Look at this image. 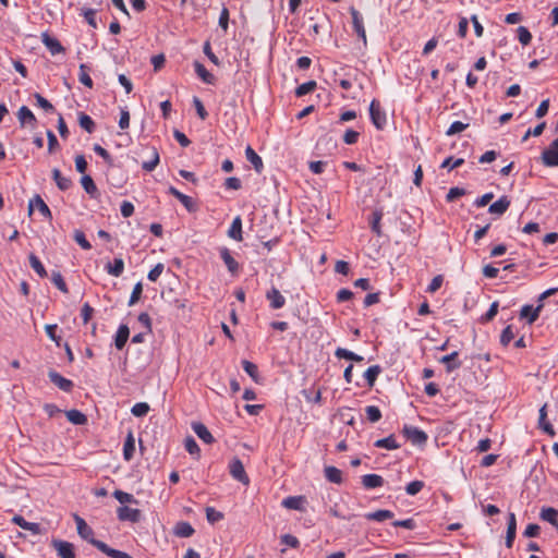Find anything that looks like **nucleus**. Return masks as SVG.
<instances>
[{
  "mask_svg": "<svg viewBox=\"0 0 558 558\" xmlns=\"http://www.w3.org/2000/svg\"><path fill=\"white\" fill-rule=\"evenodd\" d=\"M541 519L550 523L553 526H555L557 520H558V510L551 507L543 508L539 514Z\"/></svg>",
  "mask_w": 558,
  "mask_h": 558,
  "instance_id": "42",
  "label": "nucleus"
},
{
  "mask_svg": "<svg viewBox=\"0 0 558 558\" xmlns=\"http://www.w3.org/2000/svg\"><path fill=\"white\" fill-rule=\"evenodd\" d=\"M349 11L352 17V25L354 32L356 33L359 38L363 40V44L366 45L367 39L362 14L354 7H351Z\"/></svg>",
  "mask_w": 558,
  "mask_h": 558,
  "instance_id": "8",
  "label": "nucleus"
},
{
  "mask_svg": "<svg viewBox=\"0 0 558 558\" xmlns=\"http://www.w3.org/2000/svg\"><path fill=\"white\" fill-rule=\"evenodd\" d=\"M66 418L75 425H83L87 422L86 415L75 409L66 412Z\"/></svg>",
  "mask_w": 558,
  "mask_h": 558,
  "instance_id": "45",
  "label": "nucleus"
},
{
  "mask_svg": "<svg viewBox=\"0 0 558 558\" xmlns=\"http://www.w3.org/2000/svg\"><path fill=\"white\" fill-rule=\"evenodd\" d=\"M41 43L52 56L65 52V48L61 45V43L47 32L41 34Z\"/></svg>",
  "mask_w": 558,
  "mask_h": 558,
  "instance_id": "13",
  "label": "nucleus"
},
{
  "mask_svg": "<svg viewBox=\"0 0 558 558\" xmlns=\"http://www.w3.org/2000/svg\"><path fill=\"white\" fill-rule=\"evenodd\" d=\"M52 548L57 551L60 558H75V547L72 543L63 539H52Z\"/></svg>",
  "mask_w": 558,
  "mask_h": 558,
  "instance_id": "5",
  "label": "nucleus"
},
{
  "mask_svg": "<svg viewBox=\"0 0 558 558\" xmlns=\"http://www.w3.org/2000/svg\"><path fill=\"white\" fill-rule=\"evenodd\" d=\"M129 337H130L129 326L125 324H121L116 332V336H114V347L118 350H122L125 347V344L129 340Z\"/></svg>",
  "mask_w": 558,
  "mask_h": 558,
  "instance_id": "19",
  "label": "nucleus"
},
{
  "mask_svg": "<svg viewBox=\"0 0 558 558\" xmlns=\"http://www.w3.org/2000/svg\"><path fill=\"white\" fill-rule=\"evenodd\" d=\"M402 434L414 446H424L428 439L424 430L411 425H404Z\"/></svg>",
  "mask_w": 558,
  "mask_h": 558,
  "instance_id": "4",
  "label": "nucleus"
},
{
  "mask_svg": "<svg viewBox=\"0 0 558 558\" xmlns=\"http://www.w3.org/2000/svg\"><path fill=\"white\" fill-rule=\"evenodd\" d=\"M81 184L85 192L93 198L97 197L98 189L90 175L85 174L81 179Z\"/></svg>",
  "mask_w": 558,
  "mask_h": 558,
  "instance_id": "34",
  "label": "nucleus"
},
{
  "mask_svg": "<svg viewBox=\"0 0 558 558\" xmlns=\"http://www.w3.org/2000/svg\"><path fill=\"white\" fill-rule=\"evenodd\" d=\"M17 119L20 121L21 126L31 125L35 128L37 124V119L31 109L26 106H22L17 111Z\"/></svg>",
  "mask_w": 558,
  "mask_h": 558,
  "instance_id": "16",
  "label": "nucleus"
},
{
  "mask_svg": "<svg viewBox=\"0 0 558 558\" xmlns=\"http://www.w3.org/2000/svg\"><path fill=\"white\" fill-rule=\"evenodd\" d=\"M302 395L304 396V398L306 399L307 402H312V403H316V404L322 402V390L320 389H317V390H314L312 388L304 389L302 391Z\"/></svg>",
  "mask_w": 558,
  "mask_h": 558,
  "instance_id": "47",
  "label": "nucleus"
},
{
  "mask_svg": "<svg viewBox=\"0 0 558 558\" xmlns=\"http://www.w3.org/2000/svg\"><path fill=\"white\" fill-rule=\"evenodd\" d=\"M510 206V199L508 196L504 195L499 197L496 202L489 205L488 213L490 215L501 216L504 215Z\"/></svg>",
  "mask_w": 558,
  "mask_h": 558,
  "instance_id": "17",
  "label": "nucleus"
},
{
  "mask_svg": "<svg viewBox=\"0 0 558 558\" xmlns=\"http://www.w3.org/2000/svg\"><path fill=\"white\" fill-rule=\"evenodd\" d=\"M37 208L38 211L47 219H52V214L48 205L44 202L40 195L36 194L33 198L29 199L28 203V215H32L34 209Z\"/></svg>",
  "mask_w": 558,
  "mask_h": 558,
  "instance_id": "9",
  "label": "nucleus"
},
{
  "mask_svg": "<svg viewBox=\"0 0 558 558\" xmlns=\"http://www.w3.org/2000/svg\"><path fill=\"white\" fill-rule=\"evenodd\" d=\"M246 159L253 165V168L257 173H260L264 169V163L259 155L248 145L245 149Z\"/></svg>",
  "mask_w": 558,
  "mask_h": 558,
  "instance_id": "23",
  "label": "nucleus"
},
{
  "mask_svg": "<svg viewBox=\"0 0 558 558\" xmlns=\"http://www.w3.org/2000/svg\"><path fill=\"white\" fill-rule=\"evenodd\" d=\"M12 522L21 529L32 532L34 535L41 533V526L39 523L28 522L22 515H14Z\"/></svg>",
  "mask_w": 558,
  "mask_h": 558,
  "instance_id": "20",
  "label": "nucleus"
},
{
  "mask_svg": "<svg viewBox=\"0 0 558 558\" xmlns=\"http://www.w3.org/2000/svg\"><path fill=\"white\" fill-rule=\"evenodd\" d=\"M112 495L123 506H125V504H138V500L132 494H129L126 492L116 489Z\"/></svg>",
  "mask_w": 558,
  "mask_h": 558,
  "instance_id": "40",
  "label": "nucleus"
},
{
  "mask_svg": "<svg viewBox=\"0 0 558 558\" xmlns=\"http://www.w3.org/2000/svg\"><path fill=\"white\" fill-rule=\"evenodd\" d=\"M101 553L111 558H133L125 551H121L119 549L111 548L108 544L101 545Z\"/></svg>",
  "mask_w": 558,
  "mask_h": 558,
  "instance_id": "46",
  "label": "nucleus"
},
{
  "mask_svg": "<svg viewBox=\"0 0 558 558\" xmlns=\"http://www.w3.org/2000/svg\"><path fill=\"white\" fill-rule=\"evenodd\" d=\"M189 213H196L198 210L197 203L189 195L182 194L178 199Z\"/></svg>",
  "mask_w": 558,
  "mask_h": 558,
  "instance_id": "50",
  "label": "nucleus"
},
{
  "mask_svg": "<svg viewBox=\"0 0 558 558\" xmlns=\"http://www.w3.org/2000/svg\"><path fill=\"white\" fill-rule=\"evenodd\" d=\"M362 485L366 489L377 488L384 485V478L378 474H366L362 476Z\"/></svg>",
  "mask_w": 558,
  "mask_h": 558,
  "instance_id": "24",
  "label": "nucleus"
},
{
  "mask_svg": "<svg viewBox=\"0 0 558 558\" xmlns=\"http://www.w3.org/2000/svg\"><path fill=\"white\" fill-rule=\"evenodd\" d=\"M369 118L377 130H384L387 124L386 112L381 109L380 102L377 99L371 101Z\"/></svg>",
  "mask_w": 558,
  "mask_h": 558,
  "instance_id": "3",
  "label": "nucleus"
},
{
  "mask_svg": "<svg viewBox=\"0 0 558 558\" xmlns=\"http://www.w3.org/2000/svg\"><path fill=\"white\" fill-rule=\"evenodd\" d=\"M543 163L547 167H558V138H555L542 153Z\"/></svg>",
  "mask_w": 558,
  "mask_h": 558,
  "instance_id": "7",
  "label": "nucleus"
},
{
  "mask_svg": "<svg viewBox=\"0 0 558 558\" xmlns=\"http://www.w3.org/2000/svg\"><path fill=\"white\" fill-rule=\"evenodd\" d=\"M546 417H547L546 405H543L539 409L538 425L545 433H547L549 435H554L555 433H554L553 425L549 422H547Z\"/></svg>",
  "mask_w": 558,
  "mask_h": 558,
  "instance_id": "41",
  "label": "nucleus"
},
{
  "mask_svg": "<svg viewBox=\"0 0 558 558\" xmlns=\"http://www.w3.org/2000/svg\"><path fill=\"white\" fill-rule=\"evenodd\" d=\"M52 179L54 180L57 186L61 191H68L73 185V182L70 178L63 177L61 171L57 168L52 170Z\"/></svg>",
  "mask_w": 558,
  "mask_h": 558,
  "instance_id": "25",
  "label": "nucleus"
},
{
  "mask_svg": "<svg viewBox=\"0 0 558 558\" xmlns=\"http://www.w3.org/2000/svg\"><path fill=\"white\" fill-rule=\"evenodd\" d=\"M73 239L83 250H90L92 248V244L86 239V236H85L83 231L77 230V229L74 230Z\"/></svg>",
  "mask_w": 558,
  "mask_h": 558,
  "instance_id": "55",
  "label": "nucleus"
},
{
  "mask_svg": "<svg viewBox=\"0 0 558 558\" xmlns=\"http://www.w3.org/2000/svg\"><path fill=\"white\" fill-rule=\"evenodd\" d=\"M498 302H493L488 308V311L482 315L481 323L490 322L498 313Z\"/></svg>",
  "mask_w": 558,
  "mask_h": 558,
  "instance_id": "63",
  "label": "nucleus"
},
{
  "mask_svg": "<svg viewBox=\"0 0 558 558\" xmlns=\"http://www.w3.org/2000/svg\"><path fill=\"white\" fill-rule=\"evenodd\" d=\"M305 498L303 496H290L282 500L281 505L291 510H303Z\"/></svg>",
  "mask_w": 558,
  "mask_h": 558,
  "instance_id": "28",
  "label": "nucleus"
},
{
  "mask_svg": "<svg viewBox=\"0 0 558 558\" xmlns=\"http://www.w3.org/2000/svg\"><path fill=\"white\" fill-rule=\"evenodd\" d=\"M34 98L36 99L38 107H40L46 112L54 111L53 105L50 101H48L45 97H43L39 93H35Z\"/></svg>",
  "mask_w": 558,
  "mask_h": 558,
  "instance_id": "58",
  "label": "nucleus"
},
{
  "mask_svg": "<svg viewBox=\"0 0 558 558\" xmlns=\"http://www.w3.org/2000/svg\"><path fill=\"white\" fill-rule=\"evenodd\" d=\"M194 70L197 76L206 84H215L216 77L199 61H194Z\"/></svg>",
  "mask_w": 558,
  "mask_h": 558,
  "instance_id": "22",
  "label": "nucleus"
},
{
  "mask_svg": "<svg viewBox=\"0 0 558 558\" xmlns=\"http://www.w3.org/2000/svg\"><path fill=\"white\" fill-rule=\"evenodd\" d=\"M381 371L383 368L380 365H372L365 371L364 378L369 388H372L375 385V381L377 380V377L381 373Z\"/></svg>",
  "mask_w": 558,
  "mask_h": 558,
  "instance_id": "35",
  "label": "nucleus"
},
{
  "mask_svg": "<svg viewBox=\"0 0 558 558\" xmlns=\"http://www.w3.org/2000/svg\"><path fill=\"white\" fill-rule=\"evenodd\" d=\"M229 472L231 474V476L239 481L240 483L244 484V485H247L250 483V478L244 470V465L242 463V461L234 457L230 464H229Z\"/></svg>",
  "mask_w": 558,
  "mask_h": 558,
  "instance_id": "6",
  "label": "nucleus"
},
{
  "mask_svg": "<svg viewBox=\"0 0 558 558\" xmlns=\"http://www.w3.org/2000/svg\"><path fill=\"white\" fill-rule=\"evenodd\" d=\"M184 447L190 454H199V447L192 436L185 438Z\"/></svg>",
  "mask_w": 558,
  "mask_h": 558,
  "instance_id": "60",
  "label": "nucleus"
},
{
  "mask_svg": "<svg viewBox=\"0 0 558 558\" xmlns=\"http://www.w3.org/2000/svg\"><path fill=\"white\" fill-rule=\"evenodd\" d=\"M374 446L377 448H385L387 450H396L401 447V445L397 442L393 435H389L388 437L376 440Z\"/></svg>",
  "mask_w": 558,
  "mask_h": 558,
  "instance_id": "36",
  "label": "nucleus"
},
{
  "mask_svg": "<svg viewBox=\"0 0 558 558\" xmlns=\"http://www.w3.org/2000/svg\"><path fill=\"white\" fill-rule=\"evenodd\" d=\"M51 281L61 292H63V293L69 292L68 286H66L60 271L51 272Z\"/></svg>",
  "mask_w": 558,
  "mask_h": 558,
  "instance_id": "49",
  "label": "nucleus"
},
{
  "mask_svg": "<svg viewBox=\"0 0 558 558\" xmlns=\"http://www.w3.org/2000/svg\"><path fill=\"white\" fill-rule=\"evenodd\" d=\"M135 452V441L133 435L130 433L123 445V457L126 461H130Z\"/></svg>",
  "mask_w": 558,
  "mask_h": 558,
  "instance_id": "43",
  "label": "nucleus"
},
{
  "mask_svg": "<svg viewBox=\"0 0 558 558\" xmlns=\"http://www.w3.org/2000/svg\"><path fill=\"white\" fill-rule=\"evenodd\" d=\"M78 123L82 129H84L87 133H93L96 129V124L94 120L86 113L81 112L78 116Z\"/></svg>",
  "mask_w": 558,
  "mask_h": 558,
  "instance_id": "44",
  "label": "nucleus"
},
{
  "mask_svg": "<svg viewBox=\"0 0 558 558\" xmlns=\"http://www.w3.org/2000/svg\"><path fill=\"white\" fill-rule=\"evenodd\" d=\"M242 367L244 369V372L255 381V383H259L260 381V377H259V373H258V367L256 364H254L253 362L251 361H247V360H243L242 361Z\"/></svg>",
  "mask_w": 558,
  "mask_h": 558,
  "instance_id": "38",
  "label": "nucleus"
},
{
  "mask_svg": "<svg viewBox=\"0 0 558 558\" xmlns=\"http://www.w3.org/2000/svg\"><path fill=\"white\" fill-rule=\"evenodd\" d=\"M28 260L31 267L40 278H46L48 276V272L38 256H36L34 253H31L28 255Z\"/></svg>",
  "mask_w": 558,
  "mask_h": 558,
  "instance_id": "33",
  "label": "nucleus"
},
{
  "mask_svg": "<svg viewBox=\"0 0 558 558\" xmlns=\"http://www.w3.org/2000/svg\"><path fill=\"white\" fill-rule=\"evenodd\" d=\"M205 511H206V519H207V521H208L210 524H215V523H217V522L221 521V520L225 518V515H223V513H222V512H220V511L216 510V509H215V508H213V507H207V508L205 509Z\"/></svg>",
  "mask_w": 558,
  "mask_h": 558,
  "instance_id": "52",
  "label": "nucleus"
},
{
  "mask_svg": "<svg viewBox=\"0 0 558 558\" xmlns=\"http://www.w3.org/2000/svg\"><path fill=\"white\" fill-rule=\"evenodd\" d=\"M517 534V520L515 514L510 512L508 514L507 521V534H506V546L508 548L512 547Z\"/></svg>",
  "mask_w": 558,
  "mask_h": 558,
  "instance_id": "18",
  "label": "nucleus"
},
{
  "mask_svg": "<svg viewBox=\"0 0 558 558\" xmlns=\"http://www.w3.org/2000/svg\"><path fill=\"white\" fill-rule=\"evenodd\" d=\"M228 236L235 241H239V242L243 240L241 216H236L233 219V221L228 230Z\"/></svg>",
  "mask_w": 558,
  "mask_h": 558,
  "instance_id": "26",
  "label": "nucleus"
},
{
  "mask_svg": "<svg viewBox=\"0 0 558 558\" xmlns=\"http://www.w3.org/2000/svg\"><path fill=\"white\" fill-rule=\"evenodd\" d=\"M74 521L76 523L77 534L81 536V538L88 542L98 550H101L100 546L106 545V543L94 537V530L86 523V521L78 514H74Z\"/></svg>",
  "mask_w": 558,
  "mask_h": 558,
  "instance_id": "1",
  "label": "nucleus"
},
{
  "mask_svg": "<svg viewBox=\"0 0 558 558\" xmlns=\"http://www.w3.org/2000/svg\"><path fill=\"white\" fill-rule=\"evenodd\" d=\"M219 254L229 272L232 275L236 274L239 270V263L234 259L230 250L226 246H222L219 248Z\"/></svg>",
  "mask_w": 558,
  "mask_h": 558,
  "instance_id": "14",
  "label": "nucleus"
},
{
  "mask_svg": "<svg viewBox=\"0 0 558 558\" xmlns=\"http://www.w3.org/2000/svg\"><path fill=\"white\" fill-rule=\"evenodd\" d=\"M96 13H97V11L95 9H83L82 10V15L84 16V19L88 23V25H90L93 28H97Z\"/></svg>",
  "mask_w": 558,
  "mask_h": 558,
  "instance_id": "59",
  "label": "nucleus"
},
{
  "mask_svg": "<svg viewBox=\"0 0 558 558\" xmlns=\"http://www.w3.org/2000/svg\"><path fill=\"white\" fill-rule=\"evenodd\" d=\"M335 355L338 359H345L353 362H363L364 357L362 355H359L348 349L344 348H337L335 351Z\"/></svg>",
  "mask_w": 558,
  "mask_h": 558,
  "instance_id": "37",
  "label": "nucleus"
},
{
  "mask_svg": "<svg viewBox=\"0 0 558 558\" xmlns=\"http://www.w3.org/2000/svg\"><path fill=\"white\" fill-rule=\"evenodd\" d=\"M469 128V123H463L461 121H454L451 123L449 129L446 131L447 136H452L454 134L461 133Z\"/></svg>",
  "mask_w": 558,
  "mask_h": 558,
  "instance_id": "56",
  "label": "nucleus"
},
{
  "mask_svg": "<svg viewBox=\"0 0 558 558\" xmlns=\"http://www.w3.org/2000/svg\"><path fill=\"white\" fill-rule=\"evenodd\" d=\"M159 161H160L159 153H158L157 148L153 147L151 148V157L149 160L144 161L142 163V169L147 172H151L159 165Z\"/></svg>",
  "mask_w": 558,
  "mask_h": 558,
  "instance_id": "39",
  "label": "nucleus"
},
{
  "mask_svg": "<svg viewBox=\"0 0 558 558\" xmlns=\"http://www.w3.org/2000/svg\"><path fill=\"white\" fill-rule=\"evenodd\" d=\"M383 216H384L383 210L376 209L373 211L371 219H369L371 230L377 236L381 235L380 221L383 219Z\"/></svg>",
  "mask_w": 558,
  "mask_h": 558,
  "instance_id": "30",
  "label": "nucleus"
},
{
  "mask_svg": "<svg viewBox=\"0 0 558 558\" xmlns=\"http://www.w3.org/2000/svg\"><path fill=\"white\" fill-rule=\"evenodd\" d=\"M143 293V286L142 282H137L132 290L130 300H129V306L134 305L142 296Z\"/></svg>",
  "mask_w": 558,
  "mask_h": 558,
  "instance_id": "64",
  "label": "nucleus"
},
{
  "mask_svg": "<svg viewBox=\"0 0 558 558\" xmlns=\"http://www.w3.org/2000/svg\"><path fill=\"white\" fill-rule=\"evenodd\" d=\"M325 477L333 484L342 483V472L336 466L329 465L324 469Z\"/></svg>",
  "mask_w": 558,
  "mask_h": 558,
  "instance_id": "32",
  "label": "nucleus"
},
{
  "mask_svg": "<svg viewBox=\"0 0 558 558\" xmlns=\"http://www.w3.org/2000/svg\"><path fill=\"white\" fill-rule=\"evenodd\" d=\"M117 515L120 521H130L132 523L140 522L142 518L141 510L130 508L128 506L119 507L117 510Z\"/></svg>",
  "mask_w": 558,
  "mask_h": 558,
  "instance_id": "12",
  "label": "nucleus"
},
{
  "mask_svg": "<svg viewBox=\"0 0 558 558\" xmlns=\"http://www.w3.org/2000/svg\"><path fill=\"white\" fill-rule=\"evenodd\" d=\"M364 517L368 521L381 522V521H385L387 519L393 518V512L390 511V510H386V509H379V510H376V511H373V512H368Z\"/></svg>",
  "mask_w": 558,
  "mask_h": 558,
  "instance_id": "29",
  "label": "nucleus"
},
{
  "mask_svg": "<svg viewBox=\"0 0 558 558\" xmlns=\"http://www.w3.org/2000/svg\"><path fill=\"white\" fill-rule=\"evenodd\" d=\"M48 377L53 385H56L60 390H62L64 392H71L74 387V384L72 380L63 377L61 374H59L54 369H50L48 372Z\"/></svg>",
  "mask_w": 558,
  "mask_h": 558,
  "instance_id": "10",
  "label": "nucleus"
},
{
  "mask_svg": "<svg viewBox=\"0 0 558 558\" xmlns=\"http://www.w3.org/2000/svg\"><path fill=\"white\" fill-rule=\"evenodd\" d=\"M514 338V332L512 331V326H507L501 335H500V343L504 347H507Z\"/></svg>",
  "mask_w": 558,
  "mask_h": 558,
  "instance_id": "62",
  "label": "nucleus"
},
{
  "mask_svg": "<svg viewBox=\"0 0 558 558\" xmlns=\"http://www.w3.org/2000/svg\"><path fill=\"white\" fill-rule=\"evenodd\" d=\"M365 413H366L367 420L371 423H376L381 418V411L376 405H367L365 408Z\"/></svg>",
  "mask_w": 558,
  "mask_h": 558,
  "instance_id": "53",
  "label": "nucleus"
},
{
  "mask_svg": "<svg viewBox=\"0 0 558 558\" xmlns=\"http://www.w3.org/2000/svg\"><path fill=\"white\" fill-rule=\"evenodd\" d=\"M149 404L146 402H137L135 403L132 409L131 413L136 417H143L149 412Z\"/></svg>",
  "mask_w": 558,
  "mask_h": 558,
  "instance_id": "54",
  "label": "nucleus"
},
{
  "mask_svg": "<svg viewBox=\"0 0 558 558\" xmlns=\"http://www.w3.org/2000/svg\"><path fill=\"white\" fill-rule=\"evenodd\" d=\"M193 432L197 435V437L203 440L205 444H213L215 441L214 436L208 430V428L201 422H193L191 425Z\"/></svg>",
  "mask_w": 558,
  "mask_h": 558,
  "instance_id": "15",
  "label": "nucleus"
},
{
  "mask_svg": "<svg viewBox=\"0 0 558 558\" xmlns=\"http://www.w3.org/2000/svg\"><path fill=\"white\" fill-rule=\"evenodd\" d=\"M558 289L551 288L546 291H544L537 299V305H525V322L529 324L534 323L544 307L543 301L547 299L548 296L555 294Z\"/></svg>",
  "mask_w": 558,
  "mask_h": 558,
  "instance_id": "2",
  "label": "nucleus"
},
{
  "mask_svg": "<svg viewBox=\"0 0 558 558\" xmlns=\"http://www.w3.org/2000/svg\"><path fill=\"white\" fill-rule=\"evenodd\" d=\"M265 298L269 302L271 310H280L286 305V298L275 286L267 290Z\"/></svg>",
  "mask_w": 558,
  "mask_h": 558,
  "instance_id": "11",
  "label": "nucleus"
},
{
  "mask_svg": "<svg viewBox=\"0 0 558 558\" xmlns=\"http://www.w3.org/2000/svg\"><path fill=\"white\" fill-rule=\"evenodd\" d=\"M107 272L114 277H120L124 271V262L120 257H116L113 263H107L105 266Z\"/></svg>",
  "mask_w": 558,
  "mask_h": 558,
  "instance_id": "27",
  "label": "nucleus"
},
{
  "mask_svg": "<svg viewBox=\"0 0 558 558\" xmlns=\"http://www.w3.org/2000/svg\"><path fill=\"white\" fill-rule=\"evenodd\" d=\"M194 532V527L185 521H180L174 526V534L179 537H191Z\"/></svg>",
  "mask_w": 558,
  "mask_h": 558,
  "instance_id": "31",
  "label": "nucleus"
},
{
  "mask_svg": "<svg viewBox=\"0 0 558 558\" xmlns=\"http://www.w3.org/2000/svg\"><path fill=\"white\" fill-rule=\"evenodd\" d=\"M466 191L463 187L454 186L449 190V192L446 195V201L448 203H451L456 201L457 198L465 195Z\"/></svg>",
  "mask_w": 558,
  "mask_h": 558,
  "instance_id": "61",
  "label": "nucleus"
},
{
  "mask_svg": "<svg viewBox=\"0 0 558 558\" xmlns=\"http://www.w3.org/2000/svg\"><path fill=\"white\" fill-rule=\"evenodd\" d=\"M316 88V82L315 81H308L301 85H299L295 89V95L298 97L305 96L310 93H312Z\"/></svg>",
  "mask_w": 558,
  "mask_h": 558,
  "instance_id": "51",
  "label": "nucleus"
},
{
  "mask_svg": "<svg viewBox=\"0 0 558 558\" xmlns=\"http://www.w3.org/2000/svg\"><path fill=\"white\" fill-rule=\"evenodd\" d=\"M78 81L88 88H92L94 83L88 74V66L84 63L80 65Z\"/></svg>",
  "mask_w": 558,
  "mask_h": 558,
  "instance_id": "48",
  "label": "nucleus"
},
{
  "mask_svg": "<svg viewBox=\"0 0 558 558\" xmlns=\"http://www.w3.org/2000/svg\"><path fill=\"white\" fill-rule=\"evenodd\" d=\"M458 355V351H453L450 354L444 355L439 359V362L446 365L447 373H451L461 367L462 363L457 361Z\"/></svg>",
  "mask_w": 558,
  "mask_h": 558,
  "instance_id": "21",
  "label": "nucleus"
},
{
  "mask_svg": "<svg viewBox=\"0 0 558 558\" xmlns=\"http://www.w3.org/2000/svg\"><path fill=\"white\" fill-rule=\"evenodd\" d=\"M424 486L425 484L423 481H412L405 486V492L410 496H415L424 488Z\"/></svg>",
  "mask_w": 558,
  "mask_h": 558,
  "instance_id": "57",
  "label": "nucleus"
}]
</instances>
